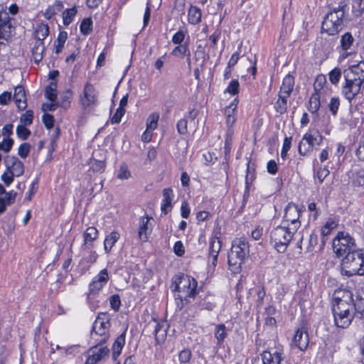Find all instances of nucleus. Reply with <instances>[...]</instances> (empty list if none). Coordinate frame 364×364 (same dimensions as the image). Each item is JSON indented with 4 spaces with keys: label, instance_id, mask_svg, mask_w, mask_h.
<instances>
[{
    "label": "nucleus",
    "instance_id": "obj_1",
    "mask_svg": "<svg viewBox=\"0 0 364 364\" xmlns=\"http://www.w3.org/2000/svg\"><path fill=\"white\" fill-rule=\"evenodd\" d=\"M353 295L346 289H338L333 294L332 311L335 323L338 327H348L352 320Z\"/></svg>",
    "mask_w": 364,
    "mask_h": 364
},
{
    "label": "nucleus",
    "instance_id": "obj_2",
    "mask_svg": "<svg viewBox=\"0 0 364 364\" xmlns=\"http://www.w3.org/2000/svg\"><path fill=\"white\" fill-rule=\"evenodd\" d=\"M343 76L345 83L341 87V94L350 103L359 93L364 82V61L345 70Z\"/></svg>",
    "mask_w": 364,
    "mask_h": 364
},
{
    "label": "nucleus",
    "instance_id": "obj_3",
    "mask_svg": "<svg viewBox=\"0 0 364 364\" xmlns=\"http://www.w3.org/2000/svg\"><path fill=\"white\" fill-rule=\"evenodd\" d=\"M341 274L348 277L364 275V250L358 249L348 254L342 259Z\"/></svg>",
    "mask_w": 364,
    "mask_h": 364
},
{
    "label": "nucleus",
    "instance_id": "obj_4",
    "mask_svg": "<svg viewBox=\"0 0 364 364\" xmlns=\"http://www.w3.org/2000/svg\"><path fill=\"white\" fill-rule=\"evenodd\" d=\"M348 10V2L342 1L325 17L322 23V31L328 35H335L343 28V19Z\"/></svg>",
    "mask_w": 364,
    "mask_h": 364
},
{
    "label": "nucleus",
    "instance_id": "obj_5",
    "mask_svg": "<svg viewBox=\"0 0 364 364\" xmlns=\"http://www.w3.org/2000/svg\"><path fill=\"white\" fill-rule=\"evenodd\" d=\"M173 283V289L177 292L175 295L177 299L186 300L196 295L198 283L194 278L183 274L176 277Z\"/></svg>",
    "mask_w": 364,
    "mask_h": 364
},
{
    "label": "nucleus",
    "instance_id": "obj_6",
    "mask_svg": "<svg viewBox=\"0 0 364 364\" xmlns=\"http://www.w3.org/2000/svg\"><path fill=\"white\" fill-rule=\"evenodd\" d=\"M249 253V245L243 238L235 239L228 255V264L231 271L237 272L240 268L243 259Z\"/></svg>",
    "mask_w": 364,
    "mask_h": 364
},
{
    "label": "nucleus",
    "instance_id": "obj_7",
    "mask_svg": "<svg viewBox=\"0 0 364 364\" xmlns=\"http://www.w3.org/2000/svg\"><path fill=\"white\" fill-rule=\"evenodd\" d=\"M296 230H293L289 224L279 225L271 232V243L279 252H284Z\"/></svg>",
    "mask_w": 364,
    "mask_h": 364
},
{
    "label": "nucleus",
    "instance_id": "obj_8",
    "mask_svg": "<svg viewBox=\"0 0 364 364\" xmlns=\"http://www.w3.org/2000/svg\"><path fill=\"white\" fill-rule=\"evenodd\" d=\"M333 249L338 256H343L358 250L355 240L348 232H338L333 240Z\"/></svg>",
    "mask_w": 364,
    "mask_h": 364
},
{
    "label": "nucleus",
    "instance_id": "obj_9",
    "mask_svg": "<svg viewBox=\"0 0 364 364\" xmlns=\"http://www.w3.org/2000/svg\"><path fill=\"white\" fill-rule=\"evenodd\" d=\"M110 326L109 319L107 314H101L95 319L91 337L97 343L102 344L105 343L108 338L109 328Z\"/></svg>",
    "mask_w": 364,
    "mask_h": 364
},
{
    "label": "nucleus",
    "instance_id": "obj_10",
    "mask_svg": "<svg viewBox=\"0 0 364 364\" xmlns=\"http://www.w3.org/2000/svg\"><path fill=\"white\" fill-rule=\"evenodd\" d=\"M97 99L98 92L95 87L89 82L86 83L79 99L82 107L85 109L92 108L96 105Z\"/></svg>",
    "mask_w": 364,
    "mask_h": 364
},
{
    "label": "nucleus",
    "instance_id": "obj_11",
    "mask_svg": "<svg viewBox=\"0 0 364 364\" xmlns=\"http://www.w3.org/2000/svg\"><path fill=\"white\" fill-rule=\"evenodd\" d=\"M301 213V209L295 203H289L285 208L283 224L285 225L289 224L293 230H297L301 226L299 220Z\"/></svg>",
    "mask_w": 364,
    "mask_h": 364
},
{
    "label": "nucleus",
    "instance_id": "obj_12",
    "mask_svg": "<svg viewBox=\"0 0 364 364\" xmlns=\"http://www.w3.org/2000/svg\"><path fill=\"white\" fill-rule=\"evenodd\" d=\"M355 43V38L350 32H346L341 36L339 48L343 52L339 57L341 60L353 53Z\"/></svg>",
    "mask_w": 364,
    "mask_h": 364
},
{
    "label": "nucleus",
    "instance_id": "obj_13",
    "mask_svg": "<svg viewBox=\"0 0 364 364\" xmlns=\"http://www.w3.org/2000/svg\"><path fill=\"white\" fill-rule=\"evenodd\" d=\"M109 277L106 269H102L95 277H93L89 285L90 294H97L107 283Z\"/></svg>",
    "mask_w": 364,
    "mask_h": 364
},
{
    "label": "nucleus",
    "instance_id": "obj_14",
    "mask_svg": "<svg viewBox=\"0 0 364 364\" xmlns=\"http://www.w3.org/2000/svg\"><path fill=\"white\" fill-rule=\"evenodd\" d=\"M239 100L237 98H235L232 102L225 107V117L226 119V124L228 127V134H232L233 131L232 129V126L237 120V112Z\"/></svg>",
    "mask_w": 364,
    "mask_h": 364
},
{
    "label": "nucleus",
    "instance_id": "obj_15",
    "mask_svg": "<svg viewBox=\"0 0 364 364\" xmlns=\"http://www.w3.org/2000/svg\"><path fill=\"white\" fill-rule=\"evenodd\" d=\"M109 353V350L107 347L102 346L101 344L97 343V346L88 350V358L85 364H96L98 361L107 356Z\"/></svg>",
    "mask_w": 364,
    "mask_h": 364
},
{
    "label": "nucleus",
    "instance_id": "obj_16",
    "mask_svg": "<svg viewBox=\"0 0 364 364\" xmlns=\"http://www.w3.org/2000/svg\"><path fill=\"white\" fill-rule=\"evenodd\" d=\"M152 220L153 218L149 216L143 217L140 220L138 235L142 242H146L148 240L152 230V224L151 223Z\"/></svg>",
    "mask_w": 364,
    "mask_h": 364
},
{
    "label": "nucleus",
    "instance_id": "obj_17",
    "mask_svg": "<svg viewBox=\"0 0 364 364\" xmlns=\"http://www.w3.org/2000/svg\"><path fill=\"white\" fill-rule=\"evenodd\" d=\"M6 168L16 177L22 176L24 173V165L18 158L15 156H8L6 161Z\"/></svg>",
    "mask_w": 364,
    "mask_h": 364
},
{
    "label": "nucleus",
    "instance_id": "obj_18",
    "mask_svg": "<svg viewBox=\"0 0 364 364\" xmlns=\"http://www.w3.org/2000/svg\"><path fill=\"white\" fill-rule=\"evenodd\" d=\"M309 335L304 328H299L294 335L293 343L301 350H305L309 345Z\"/></svg>",
    "mask_w": 364,
    "mask_h": 364
},
{
    "label": "nucleus",
    "instance_id": "obj_19",
    "mask_svg": "<svg viewBox=\"0 0 364 364\" xmlns=\"http://www.w3.org/2000/svg\"><path fill=\"white\" fill-rule=\"evenodd\" d=\"M221 248V243L218 237L211 238L209 244L208 261L213 267L216 265L218 255Z\"/></svg>",
    "mask_w": 364,
    "mask_h": 364
},
{
    "label": "nucleus",
    "instance_id": "obj_20",
    "mask_svg": "<svg viewBox=\"0 0 364 364\" xmlns=\"http://www.w3.org/2000/svg\"><path fill=\"white\" fill-rule=\"evenodd\" d=\"M314 90L315 93H319L321 95H328L331 90L326 85V78L324 75H318L316 77Z\"/></svg>",
    "mask_w": 364,
    "mask_h": 364
},
{
    "label": "nucleus",
    "instance_id": "obj_21",
    "mask_svg": "<svg viewBox=\"0 0 364 364\" xmlns=\"http://www.w3.org/2000/svg\"><path fill=\"white\" fill-rule=\"evenodd\" d=\"M14 100L17 107L23 110L27 107V102L26 99V93L22 86H17L14 90Z\"/></svg>",
    "mask_w": 364,
    "mask_h": 364
},
{
    "label": "nucleus",
    "instance_id": "obj_22",
    "mask_svg": "<svg viewBox=\"0 0 364 364\" xmlns=\"http://www.w3.org/2000/svg\"><path fill=\"white\" fill-rule=\"evenodd\" d=\"M98 237V230L95 227H89L83 233L84 247L85 249H90L93 246V242Z\"/></svg>",
    "mask_w": 364,
    "mask_h": 364
},
{
    "label": "nucleus",
    "instance_id": "obj_23",
    "mask_svg": "<svg viewBox=\"0 0 364 364\" xmlns=\"http://www.w3.org/2000/svg\"><path fill=\"white\" fill-rule=\"evenodd\" d=\"M294 86V78L291 75H287L282 81L280 87L279 95L289 97Z\"/></svg>",
    "mask_w": 364,
    "mask_h": 364
},
{
    "label": "nucleus",
    "instance_id": "obj_24",
    "mask_svg": "<svg viewBox=\"0 0 364 364\" xmlns=\"http://www.w3.org/2000/svg\"><path fill=\"white\" fill-rule=\"evenodd\" d=\"M173 197V194L171 188H166L163 190V200L161 205V209L164 214H166L171 210Z\"/></svg>",
    "mask_w": 364,
    "mask_h": 364
},
{
    "label": "nucleus",
    "instance_id": "obj_25",
    "mask_svg": "<svg viewBox=\"0 0 364 364\" xmlns=\"http://www.w3.org/2000/svg\"><path fill=\"white\" fill-rule=\"evenodd\" d=\"M262 364H281V361L283 360L282 353L276 351L274 353H271L269 351H264L261 354Z\"/></svg>",
    "mask_w": 364,
    "mask_h": 364
},
{
    "label": "nucleus",
    "instance_id": "obj_26",
    "mask_svg": "<svg viewBox=\"0 0 364 364\" xmlns=\"http://www.w3.org/2000/svg\"><path fill=\"white\" fill-rule=\"evenodd\" d=\"M304 136L312 149L316 146H320L323 141V136L318 132H308L304 134Z\"/></svg>",
    "mask_w": 364,
    "mask_h": 364
},
{
    "label": "nucleus",
    "instance_id": "obj_27",
    "mask_svg": "<svg viewBox=\"0 0 364 364\" xmlns=\"http://www.w3.org/2000/svg\"><path fill=\"white\" fill-rule=\"evenodd\" d=\"M125 336H126V332L124 331L114 341L113 346H112L113 357L116 358L121 353L122 348L124 347V343H125Z\"/></svg>",
    "mask_w": 364,
    "mask_h": 364
},
{
    "label": "nucleus",
    "instance_id": "obj_28",
    "mask_svg": "<svg viewBox=\"0 0 364 364\" xmlns=\"http://www.w3.org/2000/svg\"><path fill=\"white\" fill-rule=\"evenodd\" d=\"M214 335L217 340V343L221 345L228 336V331L225 326L223 323L217 324L214 330Z\"/></svg>",
    "mask_w": 364,
    "mask_h": 364
},
{
    "label": "nucleus",
    "instance_id": "obj_29",
    "mask_svg": "<svg viewBox=\"0 0 364 364\" xmlns=\"http://www.w3.org/2000/svg\"><path fill=\"white\" fill-rule=\"evenodd\" d=\"M119 238V234L116 231H113L106 236L104 242V249L107 253L110 252Z\"/></svg>",
    "mask_w": 364,
    "mask_h": 364
},
{
    "label": "nucleus",
    "instance_id": "obj_30",
    "mask_svg": "<svg viewBox=\"0 0 364 364\" xmlns=\"http://www.w3.org/2000/svg\"><path fill=\"white\" fill-rule=\"evenodd\" d=\"M155 338L158 344L163 343L166 338V329L164 323H159L155 321Z\"/></svg>",
    "mask_w": 364,
    "mask_h": 364
},
{
    "label": "nucleus",
    "instance_id": "obj_31",
    "mask_svg": "<svg viewBox=\"0 0 364 364\" xmlns=\"http://www.w3.org/2000/svg\"><path fill=\"white\" fill-rule=\"evenodd\" d=\"M194 65H198V67H204L205 63V53L204 49L199 46L196 50L194 52Z\"/></svg>",
    "mask_w": 364,
    "mask_h": 364
},
{
    "label": "nucleus",
    "instance_id": "obj_32",
    "mask_svg": "<svg viewBox=\"0 0 364 364\" xmlns=\"http://www.w3.org/2000/svg\"><path fill=\"white\" fill-rule=\"evenodd\" d=\"M49 33V28L47 24L41 23L37 26L36 28V38L37 42H43V41L48 36Z\"/></svg>",
    "mask_w": 364,
    "mask_h": 364
},
{
    "label": "nucleus",
    "instance_id": "obj_33",
    "mask_svg": "<svg viewBox=\"0 0 364 364\" xmlns=\"http://www.w3.org/2000/svg\"><path fill=\"white\" fill-rule=\"evenodd\" d=\"M171 55L181 58H183L186 55H191L188 44L178 45L171 51Z\"/></svg>",
    "mask_w": 364,
    "mask_h": 364
},
{
    "label": "nucleus",
    "instance_id": "obj_34",
    "mask_svg": "<svg viewBox=\"0 0 364 364\" xmlns=\"http://www.w3.org/2000/svg\"><path fill=\"white\" fill-rule=\"evenodd\" d=\"M319 93L314 92L309 101V109L311 112H316L320 107V98L323 97Z\"/></svg>",
    "mask_w": 364,
    "mask_h": 364
},
{
    "label": "nucleus",
    "instance_id": "obj_35",
    "mask_svg": "<svg viewBox=\"0 0 364 364\" xmlns=\"http://www.w3.org/2000/svg\"><path fill=\"white\" fill-rule=\"evenodd\" d=\"M352 183L355 186H364V169H358L352 173Z\"/></svg>",
    "mask_w": 364,
    "mask_h": 364
},
{
    "label": "nucleus",
    "instance_id": "obj_36",
    "mask_svg": "<svg viewBox=\"0 0 364 364\" xmlns=\"http://www.w3.org/2000/svg\"><path fill=\"white\" fill-rule=\"evenodd\" d=\"M289 97L279 94V98L275 103L274 108L280 114H283L287 109V99Z\"/></svg>",
    "mask_w": 364,
    "mask_h": 364
},
{
    "label": "nucleus",
    "instance_id": "obj_37",
    "mask_svg": "<svg viewBox=\"0 0 364 364\" xmlns=\"http://www.w3.org/2000/svg\"><path fill=\"white\" fill-rule=\"evenodd\" d=\"M188 21L192 24H196L200 21L201 14L200 11L194 6L190 8L188 11Z\"/></svg>",
    "mask_w": 364,
    "mask_h": 364
},
{
    "label": "nucleus",
    "instance_id": "obj_38",
    "mask_svg": "<svg viewBox=\"0 0 364 364\" xmlns=\"http://www.w3.org/2000/svg\"><path fill=\"white\" fill-rule=\"evenodd\" d=\"M342 76V70L340 68L336 67L328 73V79L332 85H337Z\"/></svg>",
    "mask_w": 364,
    "mask_h": 364
},
{
    "label": "nucleus",
    "instance_id": "obj_39",
    "mask_svg": "<svg viewBox=\"0 0 364 364\" xmlns=\"http://www.w3.org/2000/svg\"><path fill=\"white\" fill-rule=\"evenodd\" d=\"M159 114L158 113H151L146 119V129L150 131L155 130L158 126Z\"/></svg>",
    "mask_w": 364,
    "mask_h": 364
},
{
    "label": "nucleus",
    "instance_id": "obj_40",
    "mask_svg": "<svg viewBox=\"0 0 364 364\" xmlns=\"http://www.w3.org/2000/svg\"><path fill=\"white\" fill-rule=\"evenodd\" d=\"M7 29L6 25H0V50L6 46L10 37Z\"/></svg>",
    "mask_w": 364,
    "mask_h": 364
},
{
    "label": "nucleus",
    "instance_id": "obj_41",
    "mask_svg": "<svg viewBox=\"0 0 364 364\" xmlns=\"http://www.w3.org/2000/svg\"><path fill=\"white\" fill-rule=\"evenodd\" d=\"M338 225V223L334 220H328L321 228V233L323 237L328 236L333 230Z\"/></svg>",
    "mask_w": 364,
    "mask_h": 364
},
{
    "label": "nucleus",
    "instance_id": "obj_42",
    "mask_svg": "<svg viewBox=\"0 0 364 364\" xmlns=\"http://www.w3.org/2000/svg\"><path fill=\"white\" fill-rule=\"evenodd\" d=\"M67 33L60 32L58 34L57 40L55 41L54 46L55 49V53H59L63 48L64 44L67 39Z\"/></svg>",
    "mask_w": 364,
    "mask_h": 364
},
{
    "label": "nucleus",
    "instance_id": "obj_43",
    "mask_svg": "<svg viewBox=\"0 0 364 364\" xmlns=\"http://www.w3.org/2000/svg\"><path fill=\"white\" fill-rule=\"evenodd\" d=\"M44 50L43 42H37L36 47L33 50V58L35 62L41 60L43 56L42 53Z\"/></svg>",
    "mask_w": 364,
    "mask_h": 364
},
{
    "label": "nucleus",
    "instance_id": "obj_44",
    "mask_svg": "<svg viewBox=\"0 0 364 364\" xmlns=\"http://www.w3.org/2000/svg\"><path fill=\"white\" fill-rule=\"evenodd\" d=\"M77 10L75 7L66 9L63 14V23L66 26L69 25L76 15Z\"/></svg>",
    "mask_w": 364,
    "mask_h": 364
},
{
    "label": "nucleus",
    "instance_id": "obj_45",
    "mask_svg": "<svg viewBox=\"0 0 364 364\" xmlns=\"http://www.w3.org/2000/svg\"><path fill=\"white\" fill-rule=\"evenodd\" d=\"M313 149H311V145H309V143L304 136L301 139L299 144V152L301 155L305 156L308 154L310 151H311Z\"/></svg>",
    "mask_w": 364,
    "mask_h": 364
},
{
    "label": "nucleus",
    "instance_id": "obj_46",
    "mask_svg": "<svg viewBox=\"0 0 364 364\" xmlns=\"http://www.w3.org/2000/svg\"><path fill=\"white\" fill-rule=\"evenodd\" d=\"M117 177L119 180H127L131 177V172L126 164H123L119 166Z\"/></svg>",
    "mask_w": 364,
    "mask_h": 364
},
{
    "label": "nucleus",
    "instance_id": "obj_47",
    "mask_svg": "<svg viewBox=\"0 0 364 364\" xmlns=\"http://www.w3.org/2000/svg\"><path fill=\"white\" fill-rule=\"evenodd\" d=\"M92 22L90 18H85L80 24V31L84 35H87L92 31Z\"/></svg>",
    "mask_w": 364,
    "mask_h": 364
},
{
    "label": "nucleus",
    "instance_id": "obj_48",
    "mask_svg": "<svg viewBox=\"0 0 364 364\" xmlns=\"http://www.w3.org/2000/svg\"><path fill=\"white\" fill-rule=\"evenodd\" d=\"M33 119V113L31 110H27L23 114L20 118L21 125L29 126L32 124Z\"/></svg>",
    "mask_w": 364,
    "mask_h": 364
},
{
    "label": "nucleus",
    "instance_id": "obj_49",
    "mask_svg": "<svg viewBox=\"0 0 364 364\" xmlns=\"http://www.w3.org/2000/svg\"><path fill=\"white\" fill-rule=\"evenodd\" d=\"M45 97L51 102L55 100L57 97V91L55 85H50L46 88Z\"/></svg>",
    "mask_w": 364,
    "mask_h": 364
},
{
    "label": "nucleus",
    "instance_id": "obj_50",
    "mask_svg": "<svg viewBox=\"0 0 364 364\" xmlns=\"http://www.w3.org/2000/svg\"><path fill=\"white\" fill-rule=\"evenodd\" d=\"M16 134L20 139L25 140L29 136L31 132L26 126L21 124L16 127Z\"/></svg>",
    "mask_w": 364,
    "mask_h": 364
},
{
    "label": "nucleus",
    "instance_id": "obj_51",
    "mask_svg": "<svg viewBox=\"0 0 364 364\" xmlns=\"http://www.w3.org/2000/svg\"><path fill=\"white\" fill-rule=\"evenodd\" d=\"M340 106V99L338 97H331L330 102L328 104V107L331 112L335 115L336 114L338 109Z\"/></svg>",
    "mask_w": 364,
    "mask_h": 364
},
{
    "label": "nucleus",
    "instance_id": "obj_52",
    "mask_svg": "<svg viewBox=\"0 0 364 364\" xmlns=\"http://www.w3.org/2000/svg\"><path fill=\"white\" fill-rule=\"evenodd\" d=\"M13 144L14 140L9 137H6L0 143V150L9 152L11 149Z\"/></svg>",
    "mask_w": 364,
    "mask_h": 364
},
{
    "label": "nucleus",
    "instance_id": "obj_53",
    "mask_svg": "<svg viewBox=\"0 0 364 364\" xmlns=\"http://www.w3.org/2000/svg\"><path fill=\"white\" fill-rule=\"evenodd\" d=\"M31 146L28 143H23L20 145L18 149V154L20 157L25 159L30 152Z\"/></svg>",
    "mask_w": 364,
    "mask_h": 364
},
{
    "label": "nucleus",
    "instance_id": "obj_54",
    "mask_svg": "<svg viewBox=\"0 0 364 364\" xmlns=\"http://www.w3.org/2000/svg\"><path fill=\"white\" fill-rule=\"evenodd\" d=\"M239 87H240V84H239L238 81L234 80L230 82V84L225 91L232 95H235L238 93Z\"/></svg>",
    "mask_w": 364,
    "mask_h": 364
},
{
    "label": "nucleus",
    "instance_id": "obj_55",
    "mask_svg": "<svg viewBox=\"0 0 364 364\" xmlns=\"http://www.w3.org/2000/svg\"><path fill=\"white\" fill-rule=\"evenodd\" d=\"M14 177L16 176L6 168V171L1 175V179L6 186H9L14 181Z\"/></svg>",
    "mask_w": 364,
    "mask_h": 364
},
{
    "label": "nucleus",
    "instance_id": "obj_56",
    "mask_svg": "<svg viewBox=\"0 0 364 364\" xmlns=\"http://www.w3.org/2000/svg\"><path fill=\"white\" fill-rule=\"evenodd\" d=\"M186 32L183 30H180L176 32L172 37V42L177 45H182V42L184 41Z\"/></svg>",
    "mask_w": 364,
    "mask_h": 364
},
{
    "label": "nucleus",
    "instance_id": "obj_57",
    "mask_svg": "<svg viewBox=\"0 0 364 364\" xmlns=\"http://www.w3.org/2000/svg\"><path fill=\"white\" fill-rule=\"evenodd\" d=\"M125 113V109L122 108H117L114 114L111 118L112 124H117L120 122L122 117Z\"/></svg>",
    "mask_w": 364,
    "mask_h": 364
},
{
    "label": "nucleus",
    "instance_id": "obj_58",
    "mask_svg": "<svg viewBox=\"0 0 364 364\" xmlns=\"http://www.w3.org/2000/svg\"><path fill=\"white\" fill-rule=\"evenodd\" d=\"M354 308L355 311L360 314H364V299L358 297L354 303Z\"/></svg>",
    "mask_w": 364,
    "mask_h": 364
},
{
    "label": "nucleus",
    "instance_id": "obj_59",
    "mask_svg": "<svg viewBox=\"0 0 364 364\" xmlns=\"http://www.w3.org/2000/svg\"><path fill=\"white\" fill-rule=\"evenodd\" d=\"M308 210L309 212L313 213V215H312L313 220H316L320 214V211L317 208L316 203L314 202L309 203L308 205Z\"/></svg>",
    "mask_w": 364,
    "mask_h": 364
},
{
    "label": "nucleus",
    "instance_id": "obj_60",
    "mask_svg": "<svg viewBox=\"0 0 364 364\" xmlns=\"http://www.w3.org/2000/svg\"><path fill=\"white\" fill-rule=\"evenodd\" d=\"M177 129L178 133H180L181 134H185L187 133V120L186 119H181L178 122Z\"/></svg>",
    "mask_w": 364,
    "mask_h": 364
},
{
    "label": "nucleus",
    "instance_id": "obj_61",
    "mask_svg": "<svg viewBox=\"0 0 364 364\" xmlns=\"http://www.w3.org/2000/svg\"><path fill=\"white\" fill-rule=\"evenodd\" d=\"M109 301L110 305L114 310L117 311L119 309L121 306V300L118 295L112 296L109 299Z\"/></svg>",
    "mask_w": 364,
    "mask_h": 364
},
{
    "label": "nucleus",
    "instance_id": "obj_62",
    "mask_svg": "<svg viewBox=\"0 0 364 364\" xmlns=\"http://www.w3.org/2000/svg\"><path fill=\"white\" fill-rule=\"evenodd\" d=\"M191 357V352L189 350H183L179 353V360L182 363H188Z\"/></svg>",
    "mask_w": 364,
    "mask_h": 364
},
{
    "label": "nucleus",
    "instance_id": "obj_63",
    "mask_svg": "<svg viewBox=\"0 0 364 364\" xmlns=\"http://www.w3.org/2000/svg\"><path fill=\"white\" fill-rule=\"evenodd\" d=\"M43 121L47 129H50L53 127L54 119L52 115L49 114H44L43 116Z\"/></svg>",
    "mask_w": 364,
    "mask_h": 364
},
{
    "label": "nucleus",
    "instance_id": "obj_64",
    "mask_svg": "<svg viewBox=\"0 0 364 364\" xmlns=\"http://www.w3.org/2000/svg\"><path fill=\"white\" fill-rule=\"evenodd\" d=\"M329 171L326 168H320L316 173V178L319 183H322L323 180L328 176Z\"/></svg>",
    "mask_w": 364,
    "mask_h": 364
}]
</instances>
